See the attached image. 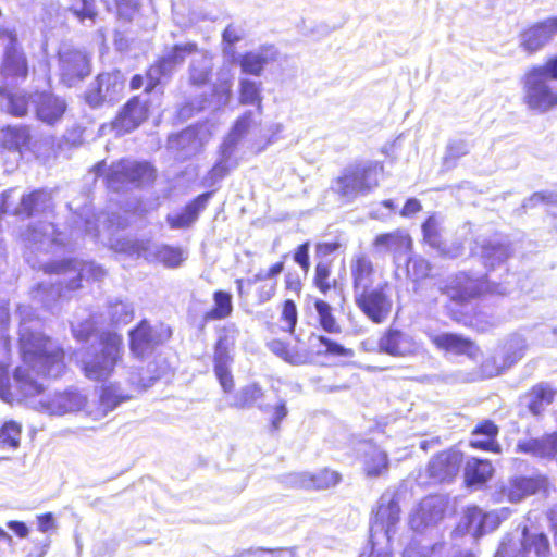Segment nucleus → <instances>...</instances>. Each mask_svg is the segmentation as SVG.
Returning <instances> with one entry per match:
<instances>
[{
    "label": "nucleus",
    "instance_id": "f257e3e1",
    "mask_svg": "<svg viewBox=\"0 0 557 557\" xmlns=\"http://www.w3.org/2000/svg\"><path fill=\"white\" fill-rule=\"evenodd\" d=\"M20 351L23 364L13 374V384L7 368L0 363V397L5 401L20 398H33L42 392L44 387L33 373L57 379L65 371L64 351L51 338L33 329L34 310L29 306H20Z\"/></svg>",
    "mask_w": 557,
    "mask_h": 557
},
{
    "label": "nucleus",
    "instance_id": "f03ea898",
    "mask_svg": "<svg viewBox=\"0 0 557 557\" xmlns=\"http://www.w3.org/2000/svg\"><path fill=\"white\" fill-rule=\"evenodd\" d=\"M42 269L47 273H55L62 278L55 282L41 283L34 292V300L41 302L44 307L51 310L53 304L61 297L65 296L66 290H75L79 288L83 280L100 281L106 271L95 262L83 260H63L59 262L46 263Z\"/></svg>",
    "mask_w": 557,
    "mask_h": 557
},
{
    "label": "nucleus",
    "instance_id": "7ed1b4c3",
    "mask_svg": "<svg viewBox=\"0 0 557 557\" xmlns=\"http://www.w3.org/2000/svg\"><path fill=\"white\" fill-rule=\"evenodd\" d=\"M123 339L115 332H103L99 337V351L86 354L82 359L83 371L89 380L104 381L111 376L122 358Z\"/></svg>",
    "mask_w": 557,
    "mask_h": 557
},
{
    "label": "nucleus",
    "instance_id": "20e7f679",
    "mask_svg": "<svg viewBox=\"0 0 557 557\" xmlns=\"http://www.w3.org/2000/svg\"><path fill=\"white\" fill-rule=\"evenodd\" d=\"M382 171L383 165L379 161L367 160L350 164L337 177L334 190L342 197L354 200L379 185V174Z\"/></svg>",
    "mask_w": 557,
    "mask_h": 557
},
{
    "label": "nucleus",
    "instance_id": "39448f33",
    "mask_svg": "<svg viewBox=\"0 0 557 557\" xmlns=\"http://www.w3.org/2000/svg\"><path fill=\"white\" fill-rule=\"evenodd\" d=\"M522 101L531 111L540 114L557 109V85L536 65L530 67L521 78Z\"/></svg>",
    "mask_w": 557,
    "mask_h": 557
},
{
    "label": "nucleus",
    "instance_id": "423d86ee",
    "mask_svg": "<svg viewBox=\"0 0 557 557\" xmlns=\"http://www.w3.org/2000/svg\"><path fill=\"white\" fill-rule=\"evenodd\" d=\"M357 308L374 324L387 321L393 310L391 285L387 281H379L375 287L354 295Z\"/></svg>",
    "mask_w": 557,
    "mask_h": 557
},
{
    "label": "nucleus",
    "instance_id": "0eeeda50",
    "mask_svg": "<svg viewBox=\"0 0 557 557\" xmlns=\"http://www.w3.org/2000/svg\"><path fill=\"white\" fill-rule=\"evenodd\" d=\"M153 178V169L147 162L121 160L111 165L107 175L108 187L113 191L126 189L129 185L139 186Z\"/></svg>",
    "mask_w": 557,
    "mask_h": 557
},
{
    "label": "nucleus",
    "instance_id": "6e6552de",
    "mask_svg": "<svg viewBox=\"0 0 557 557\" xmlns=\"http://www.w3.org/2000/svg\"><path fill=\"white\" fill-rule=\"evenodd\" d=\"M27 399L35 410L58 417L79 412L87 405V396L76 388L42 396L39 400L35 397Z\"/></svg>",
    "mask_w": 557,
    "mask_h": 557
},
{
    "label": "nucleus",
    "instance_id": "1a4fd4ad",
    "mask_svg": "<svg viewBox=\"0 0 557 557\" xmlns=\"http://www.w3.org/2000/svg\"><path fill=\"white\" fill-rule=\"evenodd\" d=\"M125 78L117 71L100 73L85 92V100L91 108H99L103 104H113L123 95Z\"/></svg>",
    "mask_w": 557,
    "mask_h": 557
},
{
    "label": "nucleus",
    "instance_id": "9d476101",
    "mask_svg": "<svg viewBox=\"0 0 557 557\" xmlns=\"http://www.w3.org/2000/svg\"><path fill=\"white\" fill-rule=\"evenodd\" d=\"M238 330L234 324L224 326L219 334V339L214 347V373L225 393L234 388V380L231 373L233 357L231 351L234 348Z\"/></svg>",
    "mask_w": 557,
    "mask_h": 557
},
{
    "label": "nucleus",
    "instance_id": "9b49d317",
    "mask_svg": "<svg viewBox=\"0 0 557 557\" xmlns=\"http://www.w3.org/2000/svg\"><path fill=\"white\" fill-rule=\"evenodd\" d=\"M485 292L505 294L506 287L492 285L485 277H472L467 273H459L450 280L446 294L453 300L462 302Z\"/></svg>",
    "mask_w": 557,
    "mask_h": 557
},
{
    "label": "nucleus",
    "instance_id": "f8f14e48",
    "mask_svg": "<svg viewBox=\"0 0 557 557\" xmlns=\"http://www.w3.org/2000/svg\"><path fill=\"white\" fill-rule=\"evenodd\" d=\"M171 337L169 326L160 323L150 325L143 320L136 329L129 332L131 351L137 357H145L150 354L157 345H160Z\"/></svg>",
    "mask_w": 557,
    "mask_h": 557
},
{
    "label": "nucleus",
    "instance_id": "ddd939ff",
    "mask_svg": "<svg viewBox=\"0 0 557 557\" xmlns=\"http://www.w3.org/2000/svg\"><path fill=\"white\" fill-rule=\"evenodd\" d=\"M59 69L62 82L72 87L90 73V58L82 50L62 47L59 51Z\"/></svg>",
    "mask_w": 557,
    "mask_h": 557
},
{
    "label": "nucleus",
    "instance_id": "4468645a",
    "mask_svg": "<svg viewBox=\"0 0 557 557\" xmlns=\"http://www.w3.org/2000/svg\"><path fill=\"white\" fill-rule=\"evenodd\" d=\"M195 44L175 45L162 55L147 72L149 84L146 89L153 88L163 77L170 76L180 66L187 55L196 51Z\"/></svg>",
    "mask_w": 557,
    "mask_h": 557
},
{
    "label": "nucleus",
    "instance_id": "2eb2a0df",
    "mask_svg": "<svg viewBox=\"0 0 557 557\" xmlns=\"http://www.w3.org/2000/svg\"><path fill=\"white\" fill-rule=\"evenodd\" d=\"M23 239L30 252L49 251L53 246L65 245L63 233H57L51 222L40 221L30 225L23 234Z\"/></svg>",
    "mask_w": 557,
    "mask_h": 557
},
{
    "label": "nucleus",
    "instance_id": "dca6fc26",
    "mask_svg": "<svg viewBox=\"0 0 557 557\" xmlns=\"http://www.w3.org/2000/svg\"><path fill=\"white\" fill-rule=\"evenodd\" d=\"M379 352L392 357H408L418 351L413 337L393 326L386 329L377 341Z\"/></svg>",
    "mask_w": 557,
    "mask_h": 557
},
{
    "label": "nucleus",
    "instance_id": "f3484780",
    "mask_svg": "<svg viewBox=\"0 0 557 557\" xmlns=\"http://www.w3.org/2000/svg\"><path fill=\"white\" fill-rule=\"evenodd\" d=\"M0 41L4 47L1 74L4 77H26L28 71L26 59L16 46L15 35L11 32H1Z\"/></svg>",
    "mask_w": 557,
    "mask_h": 557
},
{
    "label": "nucleus",
    "instance_id": "a211bd4d",
    "mask_svg": "<svg viewBox=\"0 0 557 557\" xmlns=\"http://www.w3.org/2000/svg\"><path fill=\"white\" fill-rule=\"evenodd\" d=\"M557 34V16L536 23L520 34V47L534 53L543 49Z\"/></svg>",
    "mask_w": 557,
    "mask_h": 557
},
{
    "label": "nucleus",
    "instance_id": "6ab92c4d",
    "mask_svg": "<svg viewBox=\"0 0 557 557\" xmlns=\"http://www.w3.org/2000/svg\"><path fill=\"white\" fill-rule=\"evenodd\" d=\"M354 295L375 287L377 272L371 258L364 252L355 253L349 262Z\"/></svg>",
    "mask_w": 557,
    "mask_h": 557
},
{
    "label": "nucleus",
    "instance_id": "aec40b11",
    "mask_svg": "<svg viewBox=\"0 0 557 557\" xmlns=\"http://www.w3.org/2000/svg\"><path fill=\"white\" fill-rule=\"evenodd\" d=\"M129 251L145 259L157 260L168 268H177L185 259L184 251L181 248L169 245L134 243L129 247Z\"/></svg>",
    "mask_w": 557,
    "mask_h": 557
},
{
    "label": "nucleus",
    "instance_id": "412c9836",
    "mask_svg": "<svg viewBox=\"0 0 557 557\" xmlns=\"http://www.w3.org/2000/svg\"><path fill=\"white\" fill-rule=\"evenodd\" d=\"M511 550L510 541H503L495 557H509ZM549 552L548 539L544 533L531 534L524 528L521 540V550L515 557H546Z\"/></svg>",
    "mask_w": 557,
    "mask_h": 557
},
{
    "label": "nucleus",
    "instance_id": "4be33fe9",
    "mask_svg": "<svg viewBox=\"0 0 557 557\" xmlns=\"http://www.w3.org/2000/svg\"><path fill=\"white\" fill-rule=\"evenodd\" d=\"M400 508L396 500L382 497L370 527L371 539L383 534L387 540L395 533V525L399 521Z\"/></svg>",
    "mask_w": 557,
    "mask_h": 557
},
{
    "label": "nucleus",
    "instance_id": "5701e85b",
    "mask_svg": "<svg viewBox=\"0 0 557 557\" xmlns=\"http://www.w3.org/2000/svg\"><path fill=\"white\" fill-rule=\"evenodd\" d=\"M547 480L542 475L515 476L505 484L500 493L510 503H519L525 497L546 490Z\"/></svg>",
    "mask_w": 557,
    "mask_h": 557
},
{
    "label": "nucleus",
    "instance_id": "b1692460",
    "mask_svg": "<svg viewBox=\"0 0 557 557\" xmlns=\"http://www.w3.org/2000/svg\"><path fill=\"white\" fill-rule=\"evenodd\" d=\"M30 102L38 120L49 125L59 122L66 110V103L62 98L47 91L30 95Z\"/></svg>",
    "mask_w": 557,
    "mask_h": 557
},
{
    "label": "nucleus",
    "instance_id": "393cba45",
    "mask_svg": "<svg viewBox=\"0 0 557 557\" xmlns=\"http://www.w3.org/2000/svg\"><path fill=\"white\" fill-rule=\"evenodd\" d=\"M444 517V504L438 496H429L421 500L410 517V525L416 531L436 524Z\"/></svg>",
    "mask_w": 557,
    "mask_h": 557
},
{
    "label": "nucleus",
    "instance_id": "a878e982",
    "mask_svg": "<svg viewBox=\"0 0 557 557\" xmlns=\"http://www.w3.org/2000/svg\"><path fill=\"white\" fill-rule=\"evenodd\" d=\"M462 462V455L456 450H447L437 454L428 466L431 478L437 481L453 479L459 471Z\"/></svg>",
    "mask_w": 557,
    "mask_h": 557
},
{
    "label": "nucleus",
    "instance_id": "bb28decb",
    "mask_svg": "<svg viewBox=\"0 0 557 557\" xmlns=\"http://www.w3.org/2000/svg\"><path fill=\"white\" fill-rule=\"evenodd\" d=\"M213 191H207L196 197L191 202L178 213L169 214L166 221L171 228H188L198 219L201 211H203L211 199Z\"/></svg>",
    "mask_w": 557,
    "mask_h": 557
},
{
    "label": "nucleus",
    "instance_id": "cd10ccee",
    "mask_svg": "<svg viewBox=\"0 0 557 557\" xmlns=\"http://www.w3.org/2000/svg\"><path fill=\"white\" fill-rule=\"evenodd\" d=\"M472 251L480 256L485 268L488 269H494L503 264L512 252L509 244L495 239H482L481 243L476 242V246Z\"/></svg>",
    "mask_w": 557,
    "mask_h": 557
},
{
    "label": "nucleus",
    "instance_id": "c85d7f7f",
    "mask_svg": "<svg viewBox=\"0 0 557 557\" xmlns=\"http://www.w3.org/2000/svg\"><path fill=\"white\" fill-rule=\"evenodd\" d=\"M363 471L368 478H379L388 471L387 454L376 445L366 442L361 445Z\"/></svg>",
    "mask_w": 557,
    "mask_h": 557
},
{
    "label": "nucleus",
    "instance_id": "c756f323",
    "mask_svg": "<svg viewBox=\"0 0 557 557\" xmlns=\"http://www.w3.org/2000/svg\"><path fill=\"white\" fill-rule=\"evenodd\" d=\"M53 208L51 191L47 189H37L21 198L20 205L14 208L15 215L32 216L34 214L46 213Z\"/></svg>",
    "mask_w": 557,
    "mask_h": 557
},
{
    "label": "nucleus",
    "instance_id": "7c9ffc66",
    "mask_svg": "<svg viewBox=\"0 0 557 557\" xmlns=\"http://www.w3.org/2000/svg\"><path fill=\"white\" fill-rule=\"evenodd\" d=\"M148 108L146 102L138 97L132 98L123 108L115 121V128L119 132L128 133L139 126L147 117Z\"/></svg>",
    "mask_w": 557,
    "mask_h": 557
},
{
    "label": "nucleus",
    "instance_id": "2f4dec72",
    "mask_svg": "<svg viewBox=\"0 0 557 557\" xmlns=\"http://www.w3.org/2000/svg\"><path fill=\"white\" fill-rule=\"evenodd\" d=\"M517 451L540 458H554L557 455V432L540 438L521 440Z\"/></svg>",
    "mask_w": 557,
    "mask_h": 557
},
{
    "label": "nucleus",
    "instance_id": "473e14b6",
    "mask_svg": "<svg viewBox=\"0 0 557 557\" xmlns=\"http://www.w3.org/2000/svg\"><path fill=\"white\" fill-rule=\"evenodd\" d=\"M276 51L273 47H262L258 51H250L238 58V64L244 74L260 76L271 61L275 59Z\"/></svg>",
    "mask_w": 557,
    "mask_h": 557
},
{
    "label": "nucleus",
    "instance_id": "72a5a7b5",
    "mask_svg": "<svg viewBox=\"0 0 557 557\" xmlns=\"http://www.w3.org/2000/svg\"><path fill=\"white\" fill-rule=\"evenodd\" d=\"M555 394L549 384L540 383L533 386L522 399L533 416H540L553 403Z\"/></svg>",
    "mask_w": 557,
    "mask_h": 557
},
{
    "label": "nucleus",
    "instance_id": "f704fd0d",
    "mask_svg": "<svg viewBox=\"0 0 557 557\" xmlns=\"http://www.w3.org/2000/svg\"><path fill=\"white\" fill-rule=\"evenodd\" d=\"M432 343L441 349L457 354L473 356L475 354L474 344L460 335L453 333H442L431 337Z\"/></svg>",
    "mask_w": 557,
    "mask_h": 557
},
{
    "label": "nucleus",
    "instance_id": "c9c22d12",
    "mask_svg": "<svg viewBox=\"0 0 557 557\" xmlns=\"http://www.w3.org/2000/svg\"><path fill=\"white\" fill-rule=\"evenodd\" d=\"M260 116L255 110H247L242 116H239L227 138L223 143V152L231 153V150L235 147L238 140L253 126L260 124Z\"/></svg>",
    "mask_w": 557,
    "mask_h": 557
},
{
    "label": "nucleus",
    "instance_id": "e433bc0d",
    "mask_svg": "<svg viewBox=\"0 0 557 557\" xmlns=\"http://www.w3.org/2000/svg\"><path fill=\"white\" fill-rule=\"evenodd\" d=\"M497 434L498 428L492 421H485L473 430L470 445L474 448L499 453V445L495 441Z\"/></svg>",
    "mask_w": 557,
    "mask_h": 557
},
{
    "label": "nucleus",
    "instance_id": "4c0bfd02",
    "mask_svg": "<svg viewBox=\"0 0 557 557\" xmlns=\"http://www.w3.org/2000/svg\"><path fill=\"white\" fill-rule=\"evenodd\" d=\"M239 87V103L244 106L256 107L258 115L262 114V83L249 78H240L238 82Z\"/></svg>",
    "mask_w": 557,
    "mask_h": 557
},
{
    "label": "nucleus",
    "instance_id": "58836bf2",
    "mask_svg": "<svg viewBox=\"0 0 557 557\" xmlns=\"http://www.w3.org/2000/svg\"><path fill=\"white\" fill-rule=\"evenodd\" d=\"M494 472L491 461L486 459L471 458L465 467V478L468 485L483 484L487 482Z\"/></svg>",
    "mask_w": 557,
    "mask_h": 557
},
{
    "label": "nucleus",
    "instance_id": "ea45409f",
    "mask_svg": "<svg viewBox=\"0 0 557 557\" xmlns=\"http://www.w3.org/2000/svg\"><path fill=\"white\" fill-rule=\"evenodd\" d=\"M127 399H129V396L124 394L120 386L115 384L103 386L100 395V407L95 412V420L106 417L110 411L114 410L121 403Z\"/></svg>",
    "mask_w": 557,
    "mask_h": 557
},
{
    "label": "nucleus",
    "instance_id": "a19ab883",
    "mask_svg": "<svg viewBox=\"0 0 557 557\" xmlns=\"http://www.w3.org/2000/svg\"><path fill=\"white\" fill-rule=\"evenodd\" d=\"M169 147L177 152V157L186 159L194 154L199 147V139L193 129H184L169 138Z\"/></svg>",
    "mask_w": 557,
    "mask_h": 557
},
{
    "label": "nucleus",
    "instance_id": "79ce46f5",
    "mask_svg": "<svg viewBox=\"0 0 557 557\" xmlns=\"http://www.w3.org/2000/svg\"><path fill=\"white\" fill-rule=\"evenodd\" d=\"M374 246L388 252L403 253L410 249L411 239L400 232L381 234L374 239Z\"/></svg>",
    "mask_w": 557,
    "mask_h": 557
},
{
    "label": "nucleus",
    "instance_id": "37998d69",
    "mask_svg": "<svg viewBox=\"0 0 557 557\" xmlns=\"http://www.w3.org/2000/svg\"><path fill=\"white\" fill-rule=\"evenodd\" d=\"M525 348L527 342L523 336L519 334H512L509 336L502 350L504 359L502 368L511 367L520 360L524 355Z\"/></svg>",
    "mask_w": 557,
    "mask_h": 557
},
{
    "label": "nucleus",
    "instance_id": "c03bdc74",
    "mask_svg": "<svg viewBox=\"0 0 557 557\" xmlns=\"http://www.w3.org/2000/svg\"><path fill=\"white\" fill-rule=\"evenodd\" d=\"M339 474L330 469H323L317 474H302L300 485L306 488L324 490L339 482Z\"/></svg>",
    "mask_w": 557,
    "mask_h": 557
},
{
    "label": "nucleus",
    "instance_id": "a18cd8bd",
    "mask_svg": "<svg viewBox=\"0 0 557 557\" xmlns=\"http://www.w3.org/2000/svg\"><path fill=\"white\" fill-rule=\"evenodd\" d=\"M29 139V133L25 126H7L0 131V144L10 150H18Z\"/></svg>",
    "mask_w": 557,
    "mask_h": 557
},
{
    "label": "nucleus",
    "instance_id": "49530a36",
    "mask_svg": "<svg viewBox=\"0 0 557 557\" xmlns=\"http://www.w3.org/2000/svg\"><path fill=\"white\" fill-rule=\"evenodd\" d=\"M22 426L15 421H7L0 428V450L14 451L21 443Z\"/></svg>",
    "mask_w": 557,
    "mask_h": 557
},
{
    "label": "nucleus",
    "instance_id": "de8ad7c7",
    "mask_svg": "<svg viewBox=\"0 0 557 557\" xmlns=\"http://www.w3.org/2000/svg\"><path fill=\"white\" fill-rule=\"evenodd\" d=\"M458 529L465 530L473 537L483 535V510L476 506L468 507Z\"/></svg>",
    "mask_w": 557,
    "mask_h": 557
},
{
    "label": "nucleus",
    "instance_id": "09e8293b",
    "mask_svg": "<svg viewBox=\"0 0 557 557\" xmlns=\"http://www.w3.org/2000/svg\"><path fill=\"white\" fill-rule=\"evenodd\" d=\"M212 61L206 55L193 59L189 66V79L193 85H205L210 77Z\"/></svg>",
    "mask_w": 557,
    "mask_h": 557
},
{
    "label": "nucleus",
    "instance_id": "8fccbe9b",
    "mask_svg": "<svg viewBox=\"0 0 557 557\" xmlns=\"http://www.w3.org/2000/svg\"><path fill=\"white\" fill-rule=\"evenodd\" d=\"M214 308L206 313L208 320H221L227 318L233 310L231 294L218 290L213 295Z\"/></svg>",
    "mask_w": 557,
    "mask_h": 557
},
{
    "label": "nucleus",
    "instance_id": "3c124183",
    "mask_svg": "<svg viewBox=\"0 0 557 557\" xmlns=\"http://www.w3.org/2000/svg\"><path fill=\"white\" fill-rule=\"evenodd\" d=\"M262 395L263 392L258 384L244 386L234 395L231 406L238 409L250 408Z\"/></svg>",
    "mask_w": 557,
    "mask_h": 557
},
{
    "label": "nucleus",
    "instance_id": "603ef678",
    "mask_svg": "<svg viewBox=\"0 0 557 557\" xmlns=\"http://www.w3.org/2000/svg\"><path fill=\"white\" fill-rule=\"evenodd\" d=\"M314 308L318 313L319 323L325 332L331 334L341 333V326L336 322L332 313V308L326 301L320 299L315 300Z\"/></svg>",
    "mask_w": 557,
    "mask_h": 557
},
{
    "label": "nucleus",
    "instance_id": "864d4df0",
    "mask_svg": "<svg viewBox=\"0 0 557 557\" xmlns=\"http://www.w3.org/2000/svg\"><path fill=\"white\" fill-rule=\"evenodd\" d=\"M311 341H317L320 346H323L324 349H319V354L330 355L334 357H345V358H351L354 356V350L344 347L343 345L338 344L335 341L330 339L325 336H313L311 337Z\"/></svg>",
    "mask_w": 557,
    "mask_h": 557
},
{
    "label": "nucleus",
    "instance_id": "5fc2aeb1",
    "mask_svg": "<svg viewBox=\"0 0 557 557\" xmlns=\"http://www.w3.org/2000/svg\"><path fill=\"white\" fill-rule=\"evenodd\" d=\"M109 315L114 324H126L134 317V308L128 302L116 300L110 304Z\"/></svg>",
    "mask_w": 557,
    "mask_h": 557
},
{
    "label": "nucleus",
    "instance_id": "6e6d98bb",
    "mask_svg": "<svg viewBox=\"0 0 557 557\" xmlns=\"http://www.w3.org/2000/svg\"><path fill=\"white\" fill-rule=\"evenodd\" d=\"M424 240L432 247L441 249V221L437 216H430L422 225Z\"/></svg>",
    "mask_w": 557,
    "mask_h": 557
},
{
    "label": "nucleus",
    "instance_id": "4d7b16f0",
    "mask_svg": "<svg viewBox=\"0 0 557 557\" xmlns=\"http://www.w3.org/2000/svg\"><path fill=\"white\" fill-rule=\"evenodd\" d=\"M314 272V285L321 293L326 294L335 284V280H331V263L318 262Z\"/></svg>",
    "mask_w": 557,
    "mask_h": 557
},
{
    "label": "nucleus",
    "instance_id": "13d9d810",
    "mask_svg": "<svg viewBox=\"0 0 557 557\" xmlns=\"http://www.w3.org/2000/svg\"><path fill=\"white\" fill-rule=\"evenodd\" d=\"M8 112L14 116H23L27 113L30 102V96L21 92L9 94L7 96Z\"/></svg>",
    "mask_w": 557,
    "mask_h": 557
},
{
    "label": "nucleus",
    "instance_id": "bf43d9fd",
    "mask_svg": "<svg viewBox=\"0 0 557 557\" xmlns=\"http://www.w3.org/2000/svg\"><path fill=\"white\" fill-rule=\"evenodd\" d=\"M470 151V145L466 139L455 138L450 139L446 147V152L444 157L445 164H448L450 161H456L459 158L468 154Z\"/></svg>",
    "mask_w": 557,
    "mask_h": 557
},
{
    "label": "nucleus",
    "instance_id": "052dcab7",
    "mask_svg": "<svg viewBox=\"0 0 557 557\" xmlns=\"http://www.w3.org/2000/svg\"><path fill=\"white\" fill-rule=\"evenodd\" d=\"M69 11L79 22L86 23L89 21L90 25L94 24L97 15L95 2H74Z\"/></svg>",
    "mask_w": 557,
    "mask_h": 557
},
{
    "label": "nucleus",
    "instance_id": "680f3d73",
    "mask_svg": "<svg viewBox=\"0 0 557 557\" xmlns=\"http://www.w3.org/2000/svg\"><path fill=\"white\" fill-rule=\"evenodd\" d=\"M431 270L428 260L422 257H410L407 260V272L413 280H421L429 275Z\"/></svg>",
    "mask_w": 557,
    "mask_h": 557
},
{
    "label": "nucleus",
    "instance_id": "e2e57ef3",
    "mask_svg": "<svg viewBox=\"0 0 557 557\" xmlns=\"http://www.w3.org/2000/svg\"><path fill=\"white\" fill-rule=\"evenodd\" d=\"M499 323V319L494 315H490L484 311H480L474 314L471 320V325L479 332H486L491 327L496 326Z\"/></svg>",
    "mask_w": 557,
    "mask_h": 557
},
{
    "label": "nucleus",
    "instance_id": "0e129e2a",
    "mask_svg": "<svg viewBox=\"0 0 557 557\" xmlns=\"http://www.w3.org/2000/svg\"><path fill=\"white\" fill-rule=\"evenodd\" d=\"M231 152H233V149ZM231 156L232 153L228 154L227 152L224 153L222 151V160L216 162L208 174L207 182H209V184H214L216 181L222 180L228 173L227 160Z\"/></svg>",
    "mask_w": 557,
    "mask_h": 557
},
{
    "label": "nucleus",
    "instance_id": "69168bd1",
    "mask_svg": "<svg viewBox=\"0 0 557 557\" xmlns=\"http://www.w3.org/2000/svg\"><path fill=\"white\" fill-rule=\"evenodd\" d=\"M282 319L285 323L284 330L292 332L297 323V309L293 300L287 299L284 302Z\"/></svg>",
    "mask_w": 557,
    "mask_h": 557
},
{
    "label": "nucleus",
    "instance_id": "338daca9",
    "mask_svg": "<svg viewBox=\"0 0 557 557\" xmlns=\"http://www.w3.org/2000/svg\"><path fill=\"white\" fill-rule=\"evenodd\" d=\"M71 325L73 335L78 341H87L95 331V323L90 319H87L79 323L72 322Z\"/></svg>",
    "mask_w": 557,
    "mask_h": 557
},
{
    "label": "nucleus",
    "instance_id": "774afa93",
    "mask_svg": "<svg viewBox=\"0 0 557 557\" xmlns=\"http://www.w3.org/2000/svg\"><path fill=\"white\" fill-rule=\"evenodd\" d=\"M539 203H557V194L544 191L534 193L523 202V208H534Z\"/></svg>",
    "mask_w": 557,
    "mask_h": 557
}]
</instances>
